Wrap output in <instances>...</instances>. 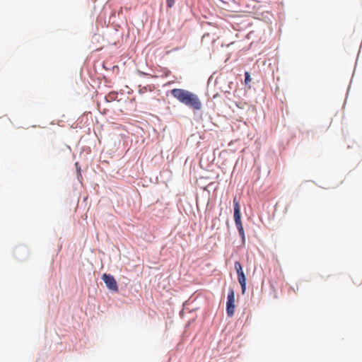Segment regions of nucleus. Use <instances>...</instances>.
Masks as SVG:
<instances>
[{
    "label": "nucleus",
    "instance_id": "obj_1",
    "mask_svg": "<svg viewBox=\"0 0 362 362\" xmlns=\"http://www.w3.org/2000/svg\"><path fill=\"white\" fill-rule=\"evenodd\" d=\"M171 94L180 103L194 110H199L202 109V105L199 97L189 90L181 88H174L171 90Z\"/></svg>",
    "mask_w": 362,
    "mask_h": 362
},
{
    "label": "nucleus",
    "instance_id": "obj_2",
    "mask_svg": "<svg viewBox=\"0 0 362 362\" xmlns=\"http://www.w3.org/2000/svg\"><path fill=\"white\" fill-rule=\"evenodd\" d=\"M235 269L238 274V279L241 286L242 293H245L246 290V277L243 271V267L239 262H235Z\"/></svg>",
    "mask_w": 362,
    "mask_h": 362
},
{
    "label": "nucleus",
    "instance_id": "obj_3",
    "mask_svg": "<svg viewBox=\"0 0 362 362\" xmlns=\"http://www.w3.org/2000/svg\"><path fill=\"white\" fill-rule=\"evenodd\" d=\"M226 313L228 317H232L235 313V293L233 289H230L228 293Z\"/></svg>",
    "mask_w": 362,
    "mask_h": 362
},
{
    "label": "nucleus",
    "instance_id": "obj_4",
    "mask_svg": "<svg viewBox=\"0 0 362 362\" xmlns=\"http://www.w3.org/2000/svg\"><path fill=\"white\" fill-rule=\"evenodd\" d=\"M102 279L105 282L106 286L110 290L113 291H118V286H117V281L112 275L107 274H104L102 276Z\"/></svg>",
    "mask_w": 362,
    "mask_h": 362
},
{
    "label": "nucleus",
    "instance_id": "obj_5",
    "mask_svg": "<svg viewBox=\"0 0 362 362\" xmlns=\"http://www.w3.org/2000/svg\"><path fill=\"white\" fill-rule=\"evenodd\" d=\"M233 206H234V221L235 223L238 221H240V208L239 202L238 201L237 198L235 197L233 199Z\"/></svg>",
    "mask_w": 362,
    "mask_h": 362
},
{
    "label": "nucleus",
    "instance_id": "obj_6",
    "mask_svg": "<svg viewBox=\"0 0 362 362\" xmlns=\"http://www.w3.org/2000/svg\"><path fill=\"white\" fill-rule=\"evenodd\" d=\"M235 226L238 230L240 235L242 237L243 240H244L245 239V232H244V229H243V226L241 221L235 222Z\"/></svg>",
    "mask_w": 362,
    "mask_h": 362
},
{
    "label": "nucleus",
    "instance_id": "obj_7",
    "mask_svg": "<svg viewBox=\"0 0 362 362\" xmlns=\"http://www.w3.org/2000/svg\"><path fill=\"white\" fill-rule=\"evenodd\" d=\"M175 4V0H166L167 6L171 8Z\"/></svg>",
    "mask_w": 362,
    "mask_h": 362
},
{
    "label": "nucleus",
    "instance_id": "obj_8",
    "mask_svg": "<svg viewBox=\"0 0 362 362\" xmlns=\"http://www.w3.org/2000/svg\"><path fill=\"white\" fill-rule=\"evenodd\" d=\"M245 83H247L249 81H251L250 76L248 72H245Z\"/></svg>",
    "mask_w": 362,
    "mask_h": 362
}]
</instances>
